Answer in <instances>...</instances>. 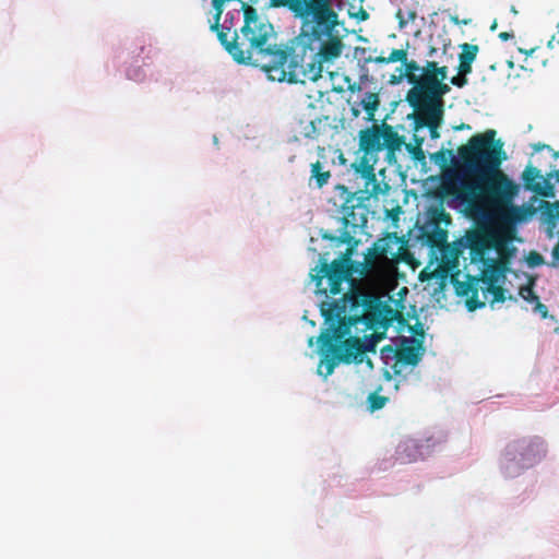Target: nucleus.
<instances>
[{"instance_id":"9b49d317","label":"nucleus","mask_w":559,"mask_h":559,"mask_svg":"<svg viewBox=\"0 0 559 559\" xmlns=\"http://www.w3.org/2000/svg\"><path fill=\"white\" fill-rule=\"evenodd\" d=\"M348 260L336 259L331 263L321 260L320 265L311 270V280L316 283V293L328 296L337 295L342 284L349 277Z\"/></svg>"},{"instance_id":"7c9ffc66","label":"nucleus","mask_w":559,"mask_h":559,"mask_svg":"<svg viewBox=\"0 0 559 559\" xmlns=\"http://www.w3.org/2000/svg\"><path fill=\"white\" fill-rule=\"evenodd\" d=\"M472 64L473 63H471V62L459 61V67H457L459 73L466 76L467 74H469L472 72Z\"/></svg>"},{"instance_id":"2eb2a0df","label":"nucleus","mask_w":559,"mask_h":559,"mask_svg":"<svg viewBox=\"0 0 559 559\" xmlns=\"http://www.w3.org/2000/svg\"><path fill=\"white\" fill-rule=\"evenodd\" d=\"M397 245V238L388 235L384 238L378 239L368 252L365 254L364 262L361 264V274H369L378 266L379 259H388V255L395 257L393 247Z\"/></svg>"},{"instance_id":"412c9836","label":"nucleus","mask_w":559,"mask_h":559,"mask_svg":"<svg viewBox=\"0 0 559 559\" xmlns=\"http://www.w3.org/2000/svg\"><path fill=\"white\" fill-rule=\"evenodd\" d=\"M405 67V74L407 82L412 84V88H416L421 84L423 71L418 63L415 60H407L402 62Z\"/></svg>"},{"instance_id":"0eeeda50","label":"nucleus","mask_w":559,"mask_h":559,"mask_svg":"<svg viewBox=\"0 0 559 559\" xmlns=\"http://www.w3.org/2000/svg\"><path fill=\"white\" fill-rule=\"evenodd\" d=\"M451 216L441 206L431 207L428 219L423 227V236L431 249H438L442 255V263L454 266L457 263V254L448 245V225Z\"/></svg>"},{"instance_id":"c756f323","label":"nucleus","mask_w":559,"mask_h":559,"mask_svg":"<svg viewBox=\"0 0 559 559\" xmlns=\"http://www.w3.org/2000/svg\"><path fill=\"white\" fill-rule=\"evenodd\" d=\"M407 57V51L405 49H393L389 57H386V60H389L390 63L392 62H405Z\"/></svg>"},{"instance_id":"de8ad7c7","label":"nucleus","mask_w":559,"mask_h":559,"mask_svg":"<svg viewBox=\"0 0 559 559\" xmlns=\"http://www.w3.org/2000/svg\"><path fill=\"white\" fill-rule=\"evenodd\" d=\"M415 334H420V335H423V334H424V331L420 329V332L415 331Z\"/></svg>"},{"instance_id":"a878e982","label":"nucleus","mask_w":559,"mask_h":559,"mask_svg":"<svg viewBox=\"0 0 559 559\" xmlns=\"http://www.w3.org/2000/svg\"><path fill=\"white\" fill-rule=\"evenodd\" d=\"M304 1L305 0H270V3L275 8H288L296 15Z\"/></svg>"},{"instance_id":"423d86ee","label":"nucleus","mask_w":559,"mask_h":559,"mask_svg":"<svg viewBox=\"0 0 559 559\" xmlns=\"http://www.w3.org/2000/svg\"><path fill=\"white\" fill-rule=\"evenodd\" d=\"M483 269L477 276L467 275V280L460 282L453 280V285L457 296L467 297L466 308L468 311H475L485 307V301L478 297L479 286L499 284L504 278L509 266L493 258L480 261Z\"/></svg>"},{"instance_id":"2f4dec72","label":"nucleus","mask_w":559,"mask_h":559,"mask_svg":"<svg viewBox=\"0 0 559 559\" xmlns=\"http://www.w3.org/2000/svg\"><path fill=\"white\" fill-rule=\"evenodd\" d=\"M533 305H534V311L536 313H539L542 316V318L547 317L548 308L546 307V305L542 304L539 299L537 301H535Z\"/></svg>"},{"instance_id":"ea45409f","label":"nucleus","mask_w":559,"mask_h":559,"mask_svg":"<svg viewBox=\"0 0 559 559\" xmlns=\"http://www.w3.org/2000/svg\"><path fill=\"white\" fill-rule=\"evenodd\" d=\"M535 151H540V150H544V148H547V150H550V146L547 145V144H542V143H538L534 146Z\"/></svg>"},{"instance_id":"f704fd0d","label":"nucleus","mask_w":559,"mask_h":559,"mask_svg":"<svg viewBox=\"0 0 559 559\" xmlns=\"http://www.w3.org/2000/svg\"><path fill=\"white\" fill-rule=\"evenodd\" d=\"M350 16L357 17L360 21H366L369 17V14L366 10L360 8L359 12L357 14L349 13Z\"/></svg>"},{"instance_id":"f3484780","label":"nucleus","mask_w":559,"mask_h":559,"mask_svg":"<svg viewBox=\"0 0 559 559\" xmlns=\"http://www.w3.org/2000/svg\"><path fill=\"white\" fill-rule=\"evenodd\" d=\"M522 180L526 190L544 198L554 197V183L536 167L527 165L522 173Z\"/></svg>"},{"instance_id":"58836bf2","label":"nucleus","mask_w":559,"mask_h":559,"mask_svg":"<svg viewBox=\"0 0 559 559\" xmlns=\"http://www.w3.org/2000/svg\"><path fill=\"white\" fill-rule=\"evenodd\" d=\"M373 61L376 63H381V64L382 63H390L389 60H386V57H382V56H379V57L374 58Z\"/></svg>"},{"instance_id":"37998d69","label":"nucleus","mask_w":559,"mask_h":559,"mask_svg":"<svg viewBox=\"0 0 559 559\" xmlns=\"http://www.w3.org/2000/svg\"><path fill=\"white\" fill-rule=\"evenodd\" d=\"M384 377H385L386 380H391V374H390V372L388 370H385Z\"/></svg>"},{"instance_id":"f257e3e1","label":"nucleus","mask_w":559,"mask_h":559,"mask_svg":"<svg viewBox=\"0 0 559 559\" xmlns=\"http://www.w3.org/2000/svg\"><path fill=\"white\" fill-rule=\"evenodd\" d=\"M497 132L488 129L469 138L457 148L462 177L447 188L448 192L465 205L467 215L477 229L466 234V246L472 261L488 259L498 233L500 216L491 203L493 187L512 191L515 182L501 169L504 158L502 143L496 141Z\"/></svg>"},{"instance_id":"ddd939ff","label":"nucleus","mask_w":559,"mask_h":559,"mask_svg":"<svg viewBox=\"0 0 559 559\" xmlns=\"http://www.w3.org/2000/svg\"><path fill=\"white\" fill-rule=\"evenodd\" d=\"M416 112V127L429 129L432 139L438 138V129L442 122L444 103H432L416 99H406Z\"/></svg>"},{"instance_id":"b1692460","label":"nucleus","mask_w":559,"mask_h":559,"mask_svg":"<svg viewBox=\"0 0 559 559\" xmlns=\"http://www.w3.org/2000/svg\"><path fill=\"white\" fill-rule=\"evenodd\" d=\"M546 215H547V231L548 236H554V230L556 228L557 222L559 221V202H555L552 204H549L546 209Z\"/></svg>"},{"instance_id":"4c0bfd02","label":"nucleus","mask_w":559,"mask_h":559,"mask_svg":"<svg viewBox=\"0 0 559 559\" xmlns=\"http://www.w3.org/2000/svg\"><path fill=\"white\" fill-rule=\"evenodd\" d=\"M513 37V34L512 33H509V32H502L499 34V38L503 41L510 39Z\"/></svg>"},{"instance_id":"aec40b11","label":"nucleus","mask_w":559,"mask_h":559,"mask_svg":"<svg viewBox=\"0 0 559 559\" xmlns=\"http://www.w3.org/2000/svg\"><path fill=\"white\" fill-rule=\"evenodd\" d=\"M331 176V170L328 169L322 162L317 160L310 165L309 186L314 181V187L321 189L328 185Z\"/></svg>"},{"instance_id":"20e7f679","label":"nucleus","mask_w":559,"mask_h":559,"mask_svg":"<svg viewBox=\"0 0 559 559\" xmlns=\"http://www.w3.org/2000/svg\"><path fill=\"white\" fill-rule=\"evenodd\" d=\"M345 335L340 332V328L334 330L326 328L318 337L322 352L318 372L324 378L331 376L340 362L350 364L355 361L361 364L365 353L373 348L372 345H366L358 337L342 341Z\"/></svg>"},{"instance_id":"7ed1b4c3","label":"nucleus","mask_w":559,"mask_h":559,"mask_svg":"<svg viewBox=\"0 0 559 559\" xmlns=\"http://www.w3.org/2000/svg\"><path fill=\"white\" fill-rule=\"evenodd\" d=\"M519 185L515 183L512 191L502 189V187H493L491 192V203L497 207L500 216L498 224V233L495 238L492 249L496 250L498 258L503 264H510L511 258L516 249L510 242L514 237V225L526 219L528 211L523 206L514 204V199L519 193Z\"/></svg>"},{"instance_id":"dca6fc26","label":"nucleus","mask_w":559,"mask_h":559,"mask_svg":"<svg viewBox=\"0 0 559 559\" xmlns=\"http://www.w3.org/2000/svg\"><path fill=\"white\" fill-rule=\"evenodd\" d=\"M378 157L362 153V155L352 164L355 174L365 180V192L370 195H377L381 189L374 173V164Z\"/></svg>"},{"instance_id":"473e14b6","label":"nucleus","mask_w":559,"mask_h":559,"mask_svg":"<svg viewBox=\"0 0 559 559\" xmlns=\"http://www.w3.org/2000/svg\"><path fill=\"white\" fill-rule=\"evenodd\" d=\"M451 84L457 87H463L467 84V79L466 76L459 73L457 75L451 79Z\"/></svg>"},{"instance_id":"a18cd8bd","label":"nucleus","mask_w":559,"mask_h":559,"mask_svg":"<svg viewBox=\"0 0 559 559\" xmlns=\"http://www.w3.org/2000/svg\"><path fill=\"white\" fill-rule=\"evenodd\" d=\"M366 362H367V366H369L370 368H372V361H371L369 358L366 360Z\"/></svg>"},{"instance_id":"bb28decb","label":"nucleus","mask_w":559,"mask_h":559,"mask_svg":"<svg viewBox=\"0 0 559 559\" xmlns=\"http://www.w3.org/2000/svg\"><path fill=\"white\" fill-rule=\"evenodd\" d=\"M388 401L389 399L386 396L380 395L378 391L372 392L368 396L369 409L371 412L379 411L385 406Z\"/></svg>"},{"instance_id":"a19ab883","label":"nucleus","mask_w":559,"mask_h":559,"mask_svg":"<svg viewBox=\"0 0 559 559\" xmlns=\"http://www.w3.org/2000/svg\"><path fill=\"white\" fill-rule=\"evenodd\" d=\"M409 448L407 443L399 445L397 453L401 454V451H406Z\"/></svg>"},{"instance_id":"1a4fd4ad","label":"nucleus","mask_w":559,"mask_h":559,"mask_svg":"<svg viewBox=\"0 0 559 559\" xmlns=\"http://www.w3.org/2000/svg\"><path fill=\"white\" fill-rule=\"evenodd\" d=\"M341 191V212L343 214V230L340 235L342 243L350 245L354 240L352 234H357V229L364 228L368 222V209L364 204L365 199L358 197L356 192H350L345 186L336 187Z\"/></svg>"},{"instance_id":"09e8293b","label":"nucleus","mask_w":559,"mask_h":559,"mask_svg":"<svg viewBox=\"0 0 559 559\" xmlns=\"http://www.w3.org/2000/svg\"><path fill=\"white\" fill-rule=\"evenodd\" d=\"M555 156H556V157H559V151L555 153Z\"/></svg>"},{"instance_id":"72a5a7b5","label":"nucleus","mask_w":559,"mask_h":559,"mask_svg":"<svg viewBox=\"0 0 559 559\" xmlns=\"http://www.w3.org/2000/svg\"><path fill=\"white\" fill-rule=\"evenodd\" d=\"M528 262L531 265L535 266L543 262V258L538 253H532L528 258Z\"/></svg>"},{"instance_id":"c85d7f7f","label":"nucleus","mask_w":559,"mask_h":559,"mask_svg":"<svg viewBox=\"0 0 559 559\" xmlns=\"http://www.w3.org/2000/svg\"><path fill=\"white\" fill-rule=\"evenodd\" d=\"M423 140H419L416 145L408 144L406 145L407 151L412 155L415 160L421 162L425 159V153L421 148Z\"/></svg>"},{"instance_id":"6e6552de","label":"nucleus","mask_w":559,"mask_h":559,"mask_svg":"<svg viewBox=\"0 0 559 559\" xmlns=\"http://www.w3.org/2000/svg\"><path fill=\"white\" fill-rule=\"evenodd\" d=\"M544 443L539 438H523L508 444L504 451V473L513 477L534 466L543 457Z\"/></svg>"},{"instance_id":"cd10ccee","label":"nucleus","mask_w":559,"mask_h":559,"mask_svg":"<svg viewBox=\"0 0 559 559\" xmlns=\"http://www.w3.org/2000/svg\"><path fill=\"white\" fill-rule=\"evenodd\" d=\"M519 294L524 300H526L530 304H534L535 301H537L539 299L538 296L535 294L533 286L531 284L522 286L520 288Z\"/></svg>"},{"instance_id":"49530a36","label":"nucleus","mask_w":559,"mask_h":559,"mask_svg":"<svg viewBox=\"0 0 559 559\" xmlns=\"http://www.w3.org/2000/svg\"><path fill=\"white\" fill-rule=\"evenodd\" d=\"M554 40H555V37H552V39H551V40H549V43H548V46H549V47H552Z\"/></svg>"},{"instance_id":"6ab92c4d","label":"nucleus","mask_w":559,"mask_h":559,"mask_svg":"<svg viewBox=\"0 0 559 559\" xmlns=\"http://www.w3.org/2000/svg\"><path fill=\"white\" fill-rule=\"evenodd\" d=\"M380 127L383 150L385 148L388 151V155H393L396 151L401 150L404 144V138L401 136L392 126L385 122Z\"/></svg>"},{"instance_id":"c03bdc74","label":"nucleus","mask_w":559,"mask_h":559,"mask_svg":"<svg viewBox=\"0 0 559 559\" xmlns=\"http://www.w3.org/2000/svg\"><path fill=\"white\" fill-rule=\"evenodd\" d=\"M511 12H512L514 15H516V14H518V10L515 9V7H514V5H512V7H511Z\"/></svg>"},{"instance_id":"f03ea898","label":"nucleus","mask_w":559,"mask_h":559,"mask_svg":"<svg viewBox=\"0 0 559 559\" xmlns=\"http://www.w3.org/2000/svg\"><path fill=\"white\" fill-rule=\"evenodd\" d=\"M344 7V0H305L296 14L302 21V28L295 37L294 51L300 59L308 53V70L319 79L345 49L344 36L338 31L343 25L340 12Z\"/></svg>"},{"instance_id":"c9c22d12","label":"nucleus","mask_w":559,"mask_h":559,"mask_svg":"<svg viewBox=\"0 0 559 559\" xmlns=\"http://www.w3.org/2000/svg\"><path fill=\"white\" fill-rule=\"evenodd\" d=\"M447 154H448V155H451V154H452V152H451V151L445 152V151H442V150H441V151H439V152H437V153L435 154V159H436V160H439V159H440V160H442L443 163H445V162H447Z\"/></svg>"},{"instance_id":"9d476101","label":"nucleus","mask_w":559,"mask_h":559,"mask_svg":"<svg viewBox=\"0 0 559 559\" xmlns=\"http://www.w3.org/2000/svg\"><path fill=\"white\" fill-rule=\"evenodd\" d=\"M421 71V84L416 88H409L405 99L444 103L443 96L451 91L450 86L444 83L448 68L445 66L438 67L436 61H427Z\"/></svg>"},{"instance_id":"79ce46f5","label":"nucleus","mask_w":559,"mask_h":559,"mask_svg":"<svg viewBox=\"0 0 559 559\" xmlns=\"http://www.w3.org/2000/svg\"><path fill=\"white\" fill-rule=\"evenodd\" d=\"M457 129H459V130H462V129H469V126H468V124H464V123H462Z\"/></svg>"},{"instance_id":"39448f33","label":"nucleus","mask_w":559,"mask_h":559,"mask_svg":"<svg viewBox=\"0 0 559 559\" xmlns=\"http://www.w3.org/2000/svg\"><path fill=\"white\" fill-rule=\"evenodd\" d=\"M374 296L361 289L353 288L344 294L340 300L322 301L320 312L329 329L340 328V332L347 334L350 325L364 321L365 312L368 311Z\"/></svg>"},{"instance_id":"393cba45","label":"nucleus","mask_w":559,"mask_h":559,"mask_svg":"<svg viewBox=\"0 0 559 559\" xmlns=\"http://www.w3.org/2000/svg\"><path fill=\"white\" fill-rule=\"evenodd\" d=\"M462 52L459 56V61H466L473 63L478 53V46L464 43L461 45Z\"/></svg>"},{"instance_id":"5701e85b","label":"nucleus","mask_w":559,"mask_h":559,"mask_svg":"<svg viewBox=\"0 0 559 559\" xmlns=\"http://www.w3.org/2000/svg\"><path fill=\"white\" fill-rule=\"evenodd\" d=\"M380 105L379 95L377 93L368 92L361 99V106L367 112V120H373L376 111Z\"/></svg>"},{"instance_id":"8fccbe9b","label":"nucleus","mask_w":559,"mask_h":559,"mask_svg":"<svg viewBox=\"0 0 559 559\" xmlns=\"http://www.w3.org/2000/svg\"><path fill=\"white\" fill-rule=\"evenodd\" d=\"M558 44H559V38H558Z\"/></svg>"},{"instance_id":"e433bc0d","label":"nucleus","mask_w":559,"mask_h":559,"mask_svg":"<svg viewBox=\"0 0 559 559\" xmlns=\"http://www.w3.org/2000/svg\"><path fill=\"white\" fill-rule=\"evenodd\" d=\"M546 178H549V182H551V180H554V185L555 183H558L559 185V170H554V171H550L547 174V176H545Z\"/></svg>"},{"instance_id":"f8f14e48","label":"nucleus","mask_w":559,"mask_h":559,"mask_svg":"<svg viewBox=\"0 0 559 559\" xmlns=\"http://www.w3.org/2000/svg\"><path fill=\"white\" fill-rule=\"evenodd\" d=\"M390 353L393 356L394 362L391 366L394 374H401L403 367H415L421 360L424 355L423 342L415 337H402L396 348L385 346L382 348V354Z\"/></svg>"},{"instance_id":"4468645a","label":"nucleus","mask_w":559,"mask_h":559,"mask_svg":"<svg viewBox=\"0 0 559 559\" xmlns=\"http://www.w3.org/2000/svg\"><path fill=\"white\" fill-rule=\"evenodd\" d=\"M401 317L396 310L392 309L390 305L380 300L374 296L367 312H365L364 323L374 330H386L392 323Z\"/></svg>"},{"instance_id":"a211bd4d","label":"nucleus","mask_w":559,"mask_h":559,"mask_svg":"<svg viewBox=\"0 0 559 559\" xmlns=\"http://www.w3.org/2000/svg\"><path fill=\"white\" fill-rule=\"evenodd\" d=\"M358 145L362 153L378 157V153L383 150L381 127L374 124L360 130Z\"/></svg>"},{"instance_id":"4be33fe9","label":"nucleus","mask_w":559,"mask_h":559,"mask_svg":"<svg viewBox=\"0 0 559 559\" xmlns=\"http://www.w3.org/2000/svg\"><path fill=\"white\" fill-rule=\"evenodd\" d=\"M479 290L483 293L485 302L488 300L489 296H491L489 299L491 305L496 302H503L506 300V289L499 284L479 286Z\"/></svg>"}]
</instances>
